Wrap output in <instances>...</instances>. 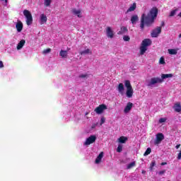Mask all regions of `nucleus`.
Listing matches in <instances>:
<instances>
[{"label":"nucleus","mask_w":181,"mask_h":181,"mask_svg":"<svg viewBox=\"0 0 181 181\" xmlns=\"http://www.w3.org/2000/svg\"><path fill=\"white\" fill-rule=\"evenodd\" d=\"M106 34L107 37H110V39H112L114 37V31L111 29V27L106 28Z\"/></svg>","instance_id":"9d476101"},{"label":"nucleus","mask_w":181,"mask_h":181,"mask_svg":"<svg viewBox=\"0 0 181 181\" xmlns=\"http://www.w3.org/2000/svg\"><path fill=\"white\" fill-rule=\"evenodd\" d=\"M172 77H173V74H161V80H163H163L166 79V78H172Z\"/></svg>","instance_id":"2eb2a0df"},{"label":"nucleus","mask_w":181,"mask_h":181,"mask_svg":"<svg viewBox=\"0 0 181 181\" xmlns=\"http://www.w3.org/2000/svg\"><path fill=\"white\" fill-rule=\"evenodd\" d=\"M105 110H107V105L102 104L95 109V112H96V114H98V115L103 114Z\"/></svg>","instance_id":"6e6552de"},{"label":"nucleus","mask_w":181,"mask_h":181,"mask_svg":"<svg viewBox=\"0 0 181 181\" xmlns=\"http://www.w3.org/2000/svg\"><path fill=\"white\" fill-rule=\"evenodd\" d=\"M152 45V40L148 38L144 39L142 42L141 45L140 47V54H145V52L148 50V46H151Z\"/></svg>","instance_id":"f03ea898"},{"label":"nucleus","mask_w":181,"mask_h":181,"mask_svg":"<svg viewBox=\"0 0 181 181\" xmlns=\"http://www.w3.org/2000/svg\"><path fill=\"white\" fill-rule=\"evenodd\" d=\"M138 19H139V18H138L137 15L132 16L131 18V22H132V25H135V23H136Z\"/></svg>","instance_id":"4be33fe9"},{"label":"nucleus","mask_w":181,"mask_h":181,"mask_svg":"<svg viewBox=\"0 0 181 181\" xmlns=\"http://www.w3.org/2000/svg\"><path fill=\"white\" fill-rule=\"evenodd\" d=\"M176 12H177V8H175V10H173L170 11L169 17L172 18V16H175L176 15Z\"/></svg>","instance_id":"7c9ffc66"},{"label":"nucleus","mask_w":181,"mask_h":181,"mask_svg":"<svg viewBox=\"0 0 181 181\" xmlns=\"http://www.w3.org/2000/svg\"><path fill=\"white\" fill-rule=\"evenodd\" d=\"M118 92L120 93V94H122L124 93V90H125V88L124 87V83H119L117 86Z\"/></svg>","instance_id":"aec40b11"},{"label":"nucleus","mask_w":181,"mask_h":181,"mask_svg":"<svg viewBox=\"0 0 181 181\" xmlns=\"http://www.w3.org/2000/svg\"><path fill=\"white\" fill-rule=\"evenodd\" d=\"M156 166V161L153 160L150 164V170H153V167Z\"/></svg>","instance_id":"cd10ccee"},{"label":"nucleus","mask_w":181,"mask_h":181,"mask_svg":"<svg viewBox=\"0 0 181 181\" xmlns=\"http://www.w3.org/2000/svg\"><path fill=\"white\" fill-rule=\"evenodd\" d=\"M4 67V62L2 61H0V69H2Z\"/></svg>","instance_id":"ea45409f"},{"label":"nucleus","mask_w":181,"mask_h":181,"mask_svg":"<svg viewBox=\"0 0 181 181\" xmlns=\"http://www.w3.org/2000/svg\"><path fill=\"white\" fill-rule=\"evenodd\" d=\"M168 181H170V180H168Z\"/></svg>","instance_id":"09e8293b"},{"label":"nucleus","mask_w":181,"mask_h":181,"mask_svg":"<svg viewBox=\"0 0 181 181\" xmlns=\"http://www.w3.org/2000/svg\"><path fill=\"white\" fill-rule=\"evenodd\" d=\"M117 151L119 152V153L122 152V146L119 145V146H117Z\"/></svg>","instance_id":"e433bc0d"},{"label":"nucleus","mask_w":181,"mask_h":181,"mask_svg":"<svg viewBox=\"0 0 181 181\" xmlns=\"http://www.w3.org/2000/svg\"><path fill=\"white\" fill-rule=\"evenodd\" d=\"M23 15L26 18V23L28 26H30L33 22V17L32 16V13L29 10H24Z\"/></svg>","instance_id":"20e7f679"},{"label":"nucleus","mask_w":181,"mask_h":181,"mask_svg":"<svg viewBox=\"0 0 181 181\" xmlns=\"http://www.w3.org/2000/svg\"><path fill=\"white\" fill-rule=\"evenodd\" d=\"M169 54H177V50L175 49H168Z\"/></svg>","instance_id":"393cba45"},{"label":"nucleus","mask_w":181,"mask_h":181,"mask_svg":"<svg viewBox=\"0 0 181 181\" xmlns=\"http://www.w3.org/2000/svg\"><path fill=\"white\" fill-rule=\"evenodd\" d=\"M165 139V136L162 133H158L156 135V140L154 141L155 145H159Z\"/></svg>","instance_id":"423d86ee"},{"label":"nucleus","mask_w":181,"mask_h":181,"mask_svg":"<svg viewBox=\"0 0 181 181\" xmlns=\"http://www.w3.org/2000/svg\"><path fill=\"white\" fill-rule=\"evenodd\" d=\"M134 9H136V4L135 3L128 8L127 12H132Z\"/></svg>","instance_id":"b1692460"},{"label":"nucleus","mask_w":181,"mask_h":181,"mask_svg":"<svg viewBox=\"0 0 181 181\" xmlns=\"http://www.w3.org/2000/svg\"><path fill=\"white\" fill-rule=\"evenodd\" d=\"M159 63H160V64H165V58H163V57H161L160 58V60H159Z\"/></svg>","instance_id":"f704fd0d"},{"label":"nucleus","mask_w":181,"mask_h":181,"mask_svg":"<svg viewBox=\"0 0 181 181\" xmlns=\"http://www.w3.org/2000/svg\"><path fill=\"white\" fill-rule=\"evenodd\" d=\"M91 54V51L90 50V49H85V50L81 52V55H83V54Z\"/></svg>","instance_id":"bb28decb"},{"label":"nucleus","mask_w":181,"mask_h":181,"mask_svg":"<svg viewBox=\"0 0 181 181\" xmlns=\"http://www.w3.org/2000/svg\"><path fill=\"white\" fill-rule=\"evenodd\" d=\"M16 28L17 30V32H22L23 29V23H22V21H18V22L16 24Z\"/></svg>","instance_id":"f8f14e48"},{"label":"nucleus","mask_w":181,"mask_h":181,"mask_svg":"<svg viewBox=\"0 0 181 181\" xmlns=\"http://www.w3.org/2000/svg\"><path fill=\"white\" fill-rule=\"evenodd\" d=\"M40 24L41 25H44V23H46V22H47V16H46V15L45 14H41L40 15Z\"/></svg>","instance_id":"ddd939ff"},{"label":"nucleus","mask_w":181,"mask_h":181,"mask_svg":"<svg viewBox=\"0 0 181 181\" xmlns=\"http://www.w3.org/2000/svg\"><path fill=\"white\" fill-rule=\"evenodd\" d=\"M151 152H152V149L151 148H148L144 153V156H148V155L151 154Z\"/></svg>","instance_id":"c756f323"},{"label":"nucleus","mask_w":181,"mask_h":181,"mask_svg":"<svg viewBox=\"0 0 181 181\" xmlns=\"http://www.w3.org/2000/svg\"><path fill=\"white\" fill-rule=\"evenodd\" d=\"M173 110L175 111V112H180L181 111L180 103H175L173 106Z\"/></svg>","instance_id":"6ab92c4d"},{"label":"nucleus","mask_w":181,"mask_h":181,"mask_svg":"<svg viewBox=\"0 0 181 181\" xmlns=\"http://www.w3.org/2000/svg\"><path fill=\"white\" fill-rule=\"evenodd\" d=\"M163 83V81L159 77H153L151 78V80L148 83V87H151V86H155V84H160Z\"/></svg>","instance_id":"39448f33"},{"label":"nucleus","mask_w":181,"mask_h":181,"mask_svg":"<svg viewBox=\"0 0 181 181\" xmlns=\"http://www.w3.org/2000/svg\"><path fill=\"white\" fill-rule=\"evenodd\" d=\"M79 78H88V74H82L78 76Z\"/></svg>","instance_id":"2f4dec72"},{"label":"nucleus","mask_w":181,"mask_h":181,"mask_svg":"<svg viewBox=\"0 0 181 181\" xmlns=\"http://www.w3.org/2000/svg\"><path fill=\"white\" fill-rule=\"evenodd\" d=\"M165 173H166V170H163L160 171V172L158 173V175H159L160 176H162V175H163V174H165Z\"/></svg>","instance_id":"4c0bfd02"},{"label":"nucleus","mask_w":181,"mask_h":181,"mask_svg":"<svg viewBox=\"0 0 181 181\" xmlns=\"http://www.w3.org/2000/svg\"><path fill=\"white\" fill-rule=\"evenodd\" d=\"M158 8L153 7L150 10L147 16H145V14H142L140 24V28L142 30H144L145 25L146 26H148V28L153 25V23H155V19H156L158 16Z\"/></svg>","instance_id":"f257e3e1"},{"label":"nucleus","mask_w":181,"mask_h":181,"mask_svg":"<svg viewBox=\"0 0 181 181\" xmlns=\"http://www.w3.org/2000/svg\"><path fill=\"white\" fill-rule=\"evenodd\" d=\"M163 26H165V22L162 21L161 26H160V28H163Z\"/></svg>","instance_id":"79ce46f5"},{"label":"nucleus","mask_w":181,"mask_h":181,"mask_svg":"<svg viewBox=\"0 0 181 181\" xmlns=\"http://www.w3.org/2000/svg\"><path fill=\"white\" fill-rule=\"evenodd\" d=\"M128 141V137L122 136L118 139L119 144H125Z\"/></svg>","instance_id":"412c9836"},{"label":"nucleus","mask_w":181,"mask_h":181,"mask_svg":"<svg viewBox=\"0 0 181 181\" xmlns=\"http://www.w3.org/2000/svg\"><path fill=\"white\" fill-rule=\"evenodd\" d=\"M141 173H142V175H145V173H146V171H145V170H143L141 171Z\"/></svg>","instance_id":"c03bdc74"},{"label":"nucleus","mask_w":181,"mask_h":181,"mask_svg":"<svg viewBox=\"0 0 181 181\" xmlns=\"http://www.w3.org/2000/svg\"><path fill=\"white\" fill-rule=\"evenodd\" d=\"M176 149H179L180 148V144H177L176 146H175Z\"/></svg>","instance_id":"37998d69"},{"label":"nucleus","mask_w":181,"mask_h":181,"mask_svg":"<svg viewBox=\"0 0 181 181\" xmlns=\"http://www.w3.org/2000/svg\"><path fill=\"white\" fill-rule=\"evenodd\" d=\"M88 113H86V115H88Z\"/></svg>","instance_id":"de8ad7c7"},{"label":"nucleus","mask_w":181,"mask_h":181,"mask_svg":"<svg viewBox=\"0 0 181 181\" xmlns=\"http://www.w3.org/2000/svg\"><path fill=\"white\" fill-rule=\"evenodd\" d=\"M160 33H162V27H157L156 29L152 30L151 35V37H158Z\"/></svg>","instance_id":"0eeeda50"},{"label":"nucleus","mask_w":181,"mask_h":181,"mask_svg":"<svg viewBox=\"0 0 181 181\" xmlns=\"http://www.w3.org/2000/svg\"><path fill=\"white\" fill-rule=\"evenodd\" d=\"M96 139H97V136L94 135H91L88 139H86L83 145H91V144H94V142H95Z\"/></svg>","instance_id":"1a4fd4ad"},{"label":"nucleus","mask_w":181,"mask_h":181,"mask_svg":"<svg viewBox=\"0 0 181 181\" xmlns=\"http://www.w3.org/2000/svg\"><path fill=\"white\" fill-rule=\"evenodd\" d=\"M132 107H134V103L131 102L127 103V105L124 107V112L127 114V112H129L131 110H132Z\"/></svg>","instance_id":"9b49d317"},{"label":"nucleus","mask_w":181,"mask_h":181,"mask_svg":"<svg viewBox=\"0 0 181 181\" xmlns=\"http://www.w3.org/2000/svg\"><path fill=\"white\" fill-rule=\"evenodd\" d=\"M178 16H180V18H181V12L178 14Z\"/></svg>","instance_id":"a18cd8bd"},{"label":"nucleus","mask_w":181,"mask_h":181,"mask_svg":"<svg viewBox=\"0 0 181 181\" xmlns=\"http://www.w3.org/2000/svg\"><path fill=\"white\" fill-rule=\"evenodd\" d=\"M59 56H61L62 59H66V57H67V51L62 49L59 52Z\"/></svg>","instance_id":"5701e85b"},{"label":"nucleus","mask_w":181,"mask_h":181,"mask_svg":"<svg viewBox=\"0 0 181 181\" xmlns=\"http://www.w3.org/2000/svg\"><path fill=\"white\" fill-rule=\"evenodd\" d=\"M160 124H162L163 122H166V117H161L159 119Z\"/></svg>","instance_id":"c9c22d12"},{"label":"nucleus","mask_w":181,"mask_h":181,"mask_svg":"<svg viewBox=\"0 0 181 181\" xmlns=\"http://www.w3.org/2000/svg\"><path fill=\"white\" fill-rule=\"evenodd\" d=\"M104 158V152H100V154L98 156L95 160V163H100L101 162V160Z\"/></svg>","instance_id":"4468645a"},{"label":"nucleus","mask_w":181,"mask_h":181,"mask_svg":"<svg viewBox=\"0 0 181 181\" xmlns=\"http://www.w3.org/2000/svg\"><path fill=\"white\" fill-rule=\"evenodd\" d=\"M52 4V0H44V5L46 8L50 6Z\"/></svg>","instance_id":"a878e982"},{"label":"nucleus","mask_w":181,"mask_h":181,"mask_svg":"<svg viewBox=\"0 0 181 181\" xmlns=\"http://www.w3.org/2000/svg\"><path fill=\"white\" fill-rule=\"evenodd\" d=\"M26 43V41L25 40H21L18 45H17V50H21L23 46H25V44Z\"/></svg>","instance_id":"dca6fc26"},{"label":"nucleus","mask_w":181,"mask_h":181,"mask_svg":"<svg viewBox=\"0 0 181 181\" xmlns=\"http://www.w3.org/2000/svg\"><path fill=\"white\" fill-rule=\"evenodd\" d=\"M104 122H105V118L102 117L100 119V125H103V124H104Z\"/></svg>","instance_id":"58836bf2"},{"label":"nucleus","mask_w":181,"mask_h":181,"mask_svg":"<svg viewBox=\"0 0 181 181\" xmlns=\"http://www.w3.org/2000/svg\"><path fill=\"white\" fill-rule=\"evenodd\" d=\"M179 37H181V33L179 35Z\"/></svg>","instance_id":"49530a36"},{"label":"nucleus","mask_w":181,"mask_h":181,"mask_svg":"<svg viewBox=\"0 0 181 181\" xmlns=\"http://www.w3.org/2000/svg\"><path fill=\"white\" fill-rule=\"evenodd\" d=\"M136 165L135 161H133L127 165V169H132Z\"/></svg>","instance_id":"c85d7f7f"},{"label":"nucleus","mask_w":181,"mask_h":181,"mask_svg":"<svg viewBox=\"0 0 181 181\" xmlns=\"http://www.w3.org/2000/svg\"><path fill=\"white\" fill-rule=\"evenodd\" d=\"M128 32V28L125 26H122L120 28V30L117 33V35H124Z\"/></svg>","instance_id":"a211bd4d"},{"label":"nucleus","mask_w":181,"mask_h":181,"mask_svg":"<svg viewBox=\"0 0 181 181\" xmlns=\"http://www.w3.org/2000/svg\"><path fill=\"white\" fill-rule=\"evenodd\" d=\"M165 165H168V163L166 162L161 163V166H165Z\"/></svg>","instance_id":"a19ab883"},{"label":"nucleus","mask_w":181,"mask_h":181,"mask_svg":"<svg viewBox=\"0 0 181 181\" xmlns=\"http://www.w3.org/2000/svg\"><path fill=\"white\" fill-rule=\"evenodd\" d=\"M72 13L74 15H76V16H78V18H81V10H77L76 8H73Z\"/></svg>","instance_id":"f3484780"},{"label":"nucleus","mask_w":181,"mask_h":181,"mask_svg":"<svg viewBox=\"0 0 181 181\" xmlns=\"http://www.w3.org/2000/svg\"><path fill=\"white\" fill-rule=\"evenodd\" d=\"M50 52H52V49H50V48L44 49L42 51V54H47V53H50Z\"/></svg>","instance_id":"72a5a7b5"},{"label":"nucleus","mask_w":181,"mask_h":181,"mask_svg":"<svg viewBox=\"0 0 181 181\" xmlns=\"http://www.w3.org/2000/svg\"><path fill=\"white\" fill-rule=\"evenodd\" d=\"M124 87L127 88L126 95L128 98H132V95H134V89L132 88V86L131 85V81L129 80L124 81Z\"/></svg>","instance_id":"7ed1b4c3"},{"label":"nucleus","mask_w":181,"mask_h":181,"mask_svg":"<svg viewBox=\"0 0 181 181\" xmlns=\"http://www.w3.org/2000/svg\"><path fill=\"white\" fill-rule=\"evenodd\" d=\"M123 40L124 42H129V40H131V37H129V35H124L123 37Z\"/></svg>","instance_id":"473e14b6"}]
</instances>
